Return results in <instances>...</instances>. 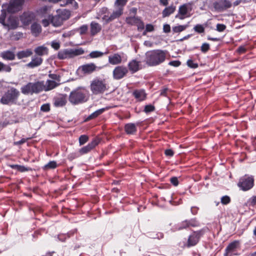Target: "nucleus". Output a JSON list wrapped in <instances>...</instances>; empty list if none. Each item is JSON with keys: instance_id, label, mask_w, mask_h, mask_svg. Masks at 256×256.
<instances>
[{"instance_id": "f257e3e1", "label": "nucleus", "mask_w": 256, "mask_h": 256, "mask_svg": "<svg viewBox=\"0 0 256 256\" xmlns=\"http://www.w3.org/2000/svg\"><path fill=\"white\" fill-rule=\"evenodd\" d=\"M166 51L155 50L146 53L144 62L150 66H155L163 63L166 56Z\"/></svg>"}, {"instance_id": "f03ea898", "label": "nucleus", "mask_w": 256, "mask_h": 256, "mask_svg": "<svg viewBox=\"0 0 256 256\" xmlns=\"http://www.w3.org/2000/svg\"><path fill=\"white\" fill-rule=\"evenodd\" d=\"M89 92L84 86H78L70 92L68 100L74 105H78L86 102L89 98Z\"/></svg>"}, {"instance_id": "7ed1b4c3", "label": "nucleus", "mask_w": 256, "mask_h": 256, "mask_svg": "<svg viewBox=\"0 0 256 256\" xmlns=\"http://www.w3.org/2000/svg\"><path fill=\"white\" fill-rule=\"evenodd\" d=\"M108 86L106 80L100 77H96L90 82V89L95 95L104 94L108 90Z\"/></svg>"}, {"instance_id": "20e7f679", "label": "nucleus", "mask_w": 256, "mask_h": 256, "mask_svg": "<svg viewBox=\"0 0 256 256\" xmlns=\"http://www.w3.org/2000/svg\"><path fill=\"white\" fill-rule=\"evenodd\" d=\"M20 96V92L18 90L12 87L2 96L0 102L3 104H14L16 102Z\"/></svg>"}, {"instance_id": "39448f33", "label": "nucleus", "mask_w": 256, "mask_h": 256, "mask_svg": "<svg viewBox=\"0 0 256 256\" xmlns=\"http://www.w3.org/2000/svg\"><path fill=\"white\" fill-rule=\"evenodd\" d=\"M43 84L39 82H29L20 88L21 92L24 95H32L42 92Z\"/></svg>"}, {"instance_id": "423d86ee", "label": "nucleus", "mask_w": 256, "mask_h": 256, "mask_svg": "<svg viewBox=\"0 0 256 256\" xmlns=\"http://www.w3.org/2000/svg\"><path fill=\"white\" fill-rule=\"evenodd\" d=\"M84 53V50L82 48H66L58 52V58L59 60H64L79 56Z\"/></svg>"}, {"instance_id": "0eeeda50", "label": "nucleus", "mask_w": 256, "mask_h": 256, "mask_svg": "<svg viewBox=\"0 0 256 256\" xmlns=\"http://www.w3.org/2000/svg\"><path fill=\"white\" fill-rule=\"evenodd\" d=\"M254 186V176L245 174L241 177L238 183V186L242 191H247L253 188Z\"/></svg>"}, {"instance_id": "6e6552de", "label": "nucleus", "mask_w": 256, "mask_h": 256, "mask_svg": "<svg viewBox=\"0 0 256 256\" xmlns=\"http://www.w3.org/2000/svg\"><path fill=\"white\" fill-rule=\"evenodd\" d=\"M212 6L216 12H221L231 8L232 4L230 0H216L212 3Z\"/></svg>"}, {"instance_id": "1a4fd4ad", "label": "nucleus", "mask_w": 256, "mask_h": 256, "mask_svg": "<svg viewBox=\"0 0 256 256\" xmlns=\"http://www.w3.org/2000/svg\"><path fill=\"white\" fill-rule=\"evenodd\" d=\"M204 229L194 232L188 236L186 246L190 248L196 246L199 242L200 238L204 234Z\"/></svg>"}, {"instance_id": "9d476101", "label": "nucleus", "mask_w": 256, "mask_h": 256, "mask_svg": "<svg viewBox=\"0 0 256 256\" xmlns=\"http://www.w3.org/2000/svg\"><path fill=\"white\" fill-rule=\"evenodd\" d=\"M128 72V68L124 66H116L112 72V76L114 80H120L125 77Z\"/></svg>"}, {"instance_id": "9b49d317", "label": "nucleus", "mask_w": 256, "mask_h": 256, "mask_svg": "<svg viewBox=\"0 0 256 256\" xmlns=\"http://www.w3.org/2000/svg\"><path fill=\"white\" fill-rule=\"evenodd\" d=\"M191 8L190 6L186 4H183L180 6L178 12L176 15L175 18L182 20L190 16V12Z\"/></svg>"}, {"instance_id": "f8f14e48", "label": "nucleus", "mask_w": 256, "mask_h": 256, "mask_svg": "<svg viewBox=\"0 0 256 256\" xmlns=\"http://www.w3.org/2000/svg\"><path fill=\"white\" fill-rule=\"evenodd\" d=\"M239 242L234 240L230 243L226 248L224 256H234L238 255V248L240 247Z\"/></svg>"}, {"instance_id": "ddd939ff", "label": "nucleus", "mask_w": 256, "mask_h": 256, "mask_svg": "<svg viewBox=\"0 0 256 256\" xmlns=\"http://www.w3.org/2000/svg\"><path fill=\"white\" fill-rule=\"evenodd\" d=\"M101 68L102 67L97 66L94 63H90L80 66L78 70H81L84 74H90Z\"/></svg>"}, {"instance_id": "4468645a", "label": "nucleus", "mask_w": 256, "mask_h": 256, "mask_svg": "<svg viewBox=\"0 0 256 256\" xmlns=\"http://www.w3.org/2000/svg\"><path fill=\"white\" fill-rule=\"evenodd\" d=\"M24 3V0H11L7 8L8 12L14 13L21 10Z\"/></svg>"}, {"instance_id": "2eb2a0df", "label": "nucleus", "mask_w": 256, "mask_h": 256, "mask_svg": "<svg viewBox=\"0 0 256 256\" xmlns=\"http://www.w3.org/2000/svg\"><path fill=\"white\" fill-rule=\"evenodd\" d=\"M35 18V14L32 12H24L20 17L21 22L24 25L30 24Z\"/></svg>"}, {"instance_id": "dca6fc26", "label": "nucleus", "mask_w": 256, "mask_h": 256, "mask_svg": "<svg viewBox=\"0 0 256 256\" xmlns=\"http://www.w3.org/2000/svg\"><path fill=\"white\" fill-rule=\"evenodd\" d=\"M123 9L121 8H116V10H114L112 13L110 14V16L104 15L102 18L103 20H105L106 23H108L110 22H112L115 20L116 18H119L120 16L123 14Z\"/></svg>"}, {"instance_id": "f3484780", "label": "nucleus", "mask_w": 256, "mask_h": 256, "mask_svg": "<svg viewBox=\"0 0 256 256\" xmlns=\"http://www.w3.org/2000/svg\"><path fill=\"white\" fill-rule=\"evenodd\" d=\"M99 143V140L96 139L93 140L88 145L84 146L79 150L81 155L86 154L94 149Z\"/></svg>"}, {"instance_id": "a211bd4d", "label": "nucleus", "mask_w": 256, "mask_h": 256, "mask_svg": "<svg viewBox=\"0 0 256 256\" xmlns=\"http://www.w3.org/2000/svg\"><path fill=\"white\" fill-rule=\"evenodd\" d=\"M125 54L123 52L115 53L113 55L108 56V62L112 65H116L120 64L122 59L124 58Z\"/></svg>"}, {"instance_id": "6ab92c4d", "label": "nucleus", "mask_w": 256, "mask_h": 256, "mask_svg": "<svg viewBox=\"0 0 256 256\" xmlns=\"http://www.w3.org/2000/svg\"><path fill=\"white\" fill-rule=\"evenodd\" d=\"M128 68L132 74H134L141 69L140 62L132 60L128 64Z\"/></svg>"}, {"instance_id": "aec40b11", "label": "nucleus", "mask_w": 256, "mask_h": 256, "mask_svg": "<svg viewBox=\"0 0 256 256\" xmlns=\"http://www.w3.org/2000/svg\"><path fill=\"white\" fill-rule=\"evenodd\" d=\"M40 82L43 84L42 92L48 91L54 89L58 86V84L52 80H48L45 82L44 80L39 81Z\"/></svg>"}, {"instance_id": "412c9836", "label": "nucleus", "mask_w": 256, "mask_h": 256, "mask_svg": "<svg viewBox=\"0 0 256 256\" xmlns=\"http://www.w3.org/2000/svg\"><path fill=\"white\" fill-rule=\"evenodd\" d=\"M66 94H60L54 99V104L56 107H62L66 104L67 102Z\"/></svg>"}, {"instance_id": "4be33fe9", "label": "nucleus", "mask_w": 256, "mask_h": 256, "mask_svg": "<svg viewBox=\"0 0 256 256\" xmlns=\"http://www.w3.org/2000/svg\"><path fill=\"white\" fill-rule=\"evenodd\" d=\"M42 62L43 60L41 57L34 56L32 57V60L26 66L28 68H33L41 65Z\"/></svg>"}, {"instance_id": "5701e85b", "label": "nucleus", "mask_w": 256, "mask_h": 256, "mask_svg": "<svg viewBox=\"0 0 256 256\" xmlns=\"http://www.w3.org/2000/svg\"><path fill=\"white\" fill-rule=\"evenodd\" d=\"M132 95L134 98L139 102L144 100L146 98V94L145 90L143 89L134 90L132 92Z\"/></svg>"}, {"instance_id": "b1692460", "label": "nucleus", "mask_w": 256, "mask_h": 256, "mask_svg": "<svg viewBox=\"0 0 256 256\" xmlns=\"http://www.w3.org/2000/svg\"><path fill=\"white\" fill-rule=\"evenodd\" d=\"M124 128L127 134H134L137 132V125L134 123H128L125 124Z\"/></svg>"}, {"instance_id": "393cba45", "label": "nucleus", "mask_w": 256, "mask_h": 256, "mask_svg": "<svg viewBox=\"0 0 256 256\" xmlns=\"http://www.w3.org/2000/svg\"><path fill=\"white\" fill-rule=\"evenodd\" d=\"M90 34L94 36L100 32L102 30L100 24L96 22H92L90 24Z\"/></svg>"}, {"instance_id": "a878e982", "label": "nucleus", "mask_w": 256, "mask_h": 256, "mask_svg": "<svg viewBox=\"0 0 256 256\" xmlns=\"http://www.w3.org/2000/svg\"><path fill=\"white\" fill-rule=\"evenodd\" d=\"M0 56L4 60H12L15 59L16 56L13 52L7 50L2 52Z\"/></svg>"}, {"instance_id": "bb28decb", "label": "nucleus", "mask_w": 256, "mask_h": 256, "mask_svg": "<svg viewBox=\"0 0 256 256\" xmlns=\"http://www.w3.org/2000/svg\"><path fill=\"white\" fill-rule=\"evenodd\" d=\"M32 54V52L30 48H28L25 50L19 51L16 54V56L18 59L20 60L23 58H26L30 57Z\"/></svg>"}, {"instance_id": "cd10ccee", "label": "nucleus", "mask_w": 256, "mask_h": 256, "mask_svg": "<svg viewBox=\"0 0 256 256\" xmlns=\"http://www.w3.org/2000/svg\"><path fill=\"white\" fill-rule=\"evenodd\" d=\"M34 52L36 55L42 56L44 55H48V50L44 46H41L36 48Z\"/></svg>"}, {"instance_id": "c85d7f7f", "label": "nucleus", "mask_w": 256, "mask_h": 256, "mask_svg": "<svg viewBox=\"0 0 256 256\" xmlns=\"http://www.w3.org/2000/svg\"><path fill=\"white\" fill-rule=\"evenodd\" d=\"M30 30L33 35L37 36L41 32V26L36 22H34L31 26Z\"/></svg>"}, {"instance_id": "c756f323", "label": "nucleus", "mask_w": 256, "mask_h": 256, "mask_svg": "<svg viewBox=\"0 0 256 256\" xmlns=\"http://www.w3.org/2000/svg\"><path fill=\"white\" fill-rule=\"evenodd\" d=\"M64 20L58 16V14H56L54 16H53L51 18V22L52 25L56 27H58L60 26Z\"/></svg>"}, {"instance_id": "7c9ffc66", "label": "nucleus", "mask_w": 256, "mask_h": 256, "mask_svg": "<svg viewBox=\"0 0 256 256\" xmlns=\"http://www.w3.org/2000/svg\"><path fill=\"white\" fill-rule=\"evenodd\" d=\"M108 52H102L100 51L95 50L90 52L86 56L87 58H96L102 57L104 54H108Z\"/></svg>"}, {"instance_id": "2f4dec72", "label": "nucleus", "mask_w": 256, "mask_h": 256, "mask_svg": "<svg viewBox=\"0 0 256 256\" xmlns=\"http://www.w3.org/2000/svg\"><path fill=\"white\" fill-rule=\"evenodd\" d=\"M106 110L105 108H102L98 109L95 111L94 112L91 114L90 116H88L86 119L85 120L86 122L94 118L98 117V116L102 114Z\"/></svg>"}, {"instance_id": "473e14b6", "label": "nucleus", "mask_w": 256, "mask_h": 256, "mask_svg": "<svg viewBox=\"0 0 256 256\" xmlns=\"http://www.w3.org/2000/svg\"><path fill=\"white\" fill-rule=\"evenodd\" d=\"M176 10V6H170L166 8L162 12V16L164 18L168 17L174 12Z\"/></svg>"}, {"instance_id": "72a5a7b5", "label": "nucleus", "mask_w": 256, "mask_h": 256, "mask_svg": "<svg viewBox=\"0 0 256 256\" xmlns=\"http://www.w3.org/2000/svg\"><path fill=\"white\" fill-rule=\"evenodd\" d=\"M140 19V18L138 16H128L126 18V22L129 25L136 26Z\"/></svg>"}, {"instance_id": "f704fd0d", "label": "nucleus", "mask_w": 256, "mask_h": 256, "mask_svg": "<svg viewBox=\"0 0 256 256\" xmlns=\"http://www.w3.org/2000/svg\"><path fill=\"white\" fill-rule=\"evenodd\" d=\"M58 14L62 19L65 21L68 20L70 16V12L66 10H62L58 11Z\"/></svg>"}, {"instance_id": "c9c22d12", "label": "nucleus", "mask_w": 256, "mask_h": 256, "mask_svg": "<svg viewBox=\"0 0 256 256\" xmlns=\"http://www.w3.org/2000/svg\"><path fill=\"white\" fill-rule=\"evenodd\" d=\"M58 166L57 163L56 161H50L47 164L44 165L42 168L44 170H48L56 168Z\"/></svg>"}, {"instance_id": "e433bc0d", "label": "nucleus", "mask_w": 256, "mask_h": 256, "mask_svg": "<svg viewBox=\"0 0 256 256\" xmlns=\"http://www.w3.org/2000/svg\"><path fill=\"white\" fill-rule=\"evenodd\" d=\"M128 0H116L114 2V6L116 8H121L124 10V6L126 5Z\"/></svg>"}, {"instance_id": "4c0bfd02", "label": "nucleus", "mask_w": 256, "mask_h": 256, "mask_svg": "<svg viewBox=\"0 0 256 256\" xmlns=\"http://www.w3.org/2000/svg\"><path fill=\"white\" fill-rule=\"evenodd\" d=\"M187 25H179L173 26L172 28V32L174 33H178L185 30L187 28Z\"/></svg>"}, {"instance_id": "58836bf2", "label": "nucleus", "mask_w": 256, "mask_h": 256, "mask_svg": "<svg viewBox=\"0 0 256 256\" xmlns=\"http://www.w3.org/2000/svg\"><path fill=\"white\" fill-rule=\"evenodd\" d=\"M74 0H49L50 2L53 3L60 2L61 4H60L62 6H66L69 4H72Z\"/></svg>"}, {"instance_id": "ea45409f", "label": "nucleus", "mask_w": 256, "mask_h": 256, "mask_svg": "<svg viewBox=\"0 0 256 256\" xmlns=\"http://www.w3.org/2000/svg\"><path fill=\"white\" fill-rule=\"evenodd\" d=\"M48 8H49L48 6H44L42 7H40V8H38L37 10V13L39 15H41L42 16H44L47 14Z\"/></svg>"}, {"instance_id": "a19ab883", "label": "nucleus", "mask_w": 256, "mask_h": 256, "mask_svg": "<svg viewBox=\"0 0 256 256\" xmlns=\"http://www.w3.org/2000/svg\"><path fill=\"white\" fill-rule=\"evenodd\" d=\"M81 156L82 155L78 150V152H76L70 154L68 156V158L69 160L72 161L74 159L76 158Z\"/></svg>"}, {"instance_id": "79ce46f5", "label": "nucleus", "mask_w": 256, "mask_h": 256, "mask_svg": "<svg viewBox=\"0 0 256 256\" xmlns=\"http://www.w3.org/2000/svg\"><path fill=\"white\" fill-rule=\"evenodd\" d=\"M194 30L196 32L201 34L204 32V27L202 24H198L194 26Z\"/></svg>"}, {"instance_id": "37998d69", "label": "nucleus", "mask_w": 256, "mask_h": 256, "mask_svg": "<svg viewBox=\"0 0 256 256\" xmlns=\"http://www.w3.org/2000/svg\"><path fill=\"white\" fill-rule=\"evenodd\" d=\"M8 26L9 29L14 30L18 26V22L16 20H11L10 21Z\"/></svg>"}, {"instance_id": "c03bdc74", "label": "nucleus", "mask_w": 256, "mask_h": 256, "mask_svg": "<svg viewBox=\"0 0 256 256\" xmlns=\"http://www.w3.org/2000/svg\"><path fill=\"white\" fill-rule=\"evenodd\" d=\"M210 50V45L209 44L204 42L202 44L200 47V50L204 54L206 53Z\"/></svg>"}, {"instance_id": "a18cd8bd", "label": "nucleus", "mask_w": 256, "mask_h": 256, "mask_svg": "<svg viewBox=\"0 0 256 256\" xmlns=\"http://www.w3.org/2000/svg\"><path fill=\"white\" fill-rule=\"evenodd\" d=\"M70 237V234L69 233L67 234H60L57 236V238L58 240L62 242H64L66 240V238Z\"/></svg>"}, {"instance_id": "49530a36", "label": "nucleus", "mask_w": 256, "mask_h": 256, "mask_svg": "<svg viewBox=\"0 0 256 256\" xmlns=\"http://www.w3.org/2000/svg\"><path fill=\"white\" fill-rule=\"evenodd\" d=\"M189 227L188 220H185L180 224L177 226V230H181L184 228H186Z\"/></svg>"}, {"instance_id": "de8ad7c7", "label": "nucleus", "mask_w": 256, "mask_h": 256, "mask_svg": "<svg viewBox=\"0 0 256 256\" xmlns=\"http://www.w3.org/2000/svg\"><path fill=\"white\" fill-rule=\"evenodd\" d=\"M88 140V137L86 135H82L79 138L80 145H83L86 143Z\"/></svg>"}, {"instance_id": "09e8293b", "label": "nucleus", "mask_w": 256, "mask_h": 256, "mask_svg": "<svg viewBox=\"0 0 256 256\" xmlns=\"http://www.w3.org/2000/svg\"><path fill=\"white\" fill-rule=\"evenodd\" d=\"M220 202L222 204H228L230 202V198L228 196H223L221 198Z\"/></svg>"}, {"instance_id": "8fccbe9b", "label": "nucleus", "mask_w": 256, "mask_h": 256, "mask_svg": "<svg viewBox=\"0 0 256 256\" xmlns=\"http://www.w3.org/2000/svg\"><path fill=\"white\" fill-rule=\"evenodd\" d=\"M187 66L192 68H198V64L195 63L192 60H188L186 62Z\"/></svg>"}, {"instance_id": "3c124183", "label": "nucleus", "mask_w": 256, "mask_h": 256, "mask_svg": "<svg viewBox=\"0 0 256 256\" xmlns=\"http://www.w3.org/2000/svg\"><path fill=\"white\" fill-rule=\"evenodd\" d=\"M155 110L154 106L152 104L146 105L144 107V111L146 113L148 114L150 112L154 111Z\"/></svg>"}, {"instance_id": "603ef678", "label": "nucleus", "mask_w": 256, "mask_h": 256, "mask_svg": "<svg viewBox=\"0 0 256 256\" xmlns=\"http://www.w3.org/2000/svg\"><path fill=\"white\" fill-rule=\"evenodd\" d=\"M6 16V12L4 10H2V12L0 15V24H1L2 25L4 26H7V24L5 22Z\"/></svg>"}, {"instance_id": "864d4df0", "label": "nucleus", "mask_w": 256, "mask_h": 256, "mask_svg": "<svg viewBox=\"0 0 256 256\" xmlns=\"http://www.w3.org/2000/svg\"><path fill=\"white\" fill-rule=\"evenodd\" d=\"M136 26H137L138 30L139 32L142 31L144 28V22L141 20V19L140 20Z\"/></svg>"}, {"instance_id": "5fc2aeb1", "label": "nucleus", "mask_w": 256, "mask_h": 256, "mask_svg": "<svg viewBox=\"0 0 256 256\" xmlns=\"http://www.w3.org/2000/svg\"><path fill=\"white\" fill-rule=\"evenodd\" d=\"M40 110L44 112H48L50 110V106L48 104H42L40 107Z\"/></svg>"}, {"instance_id": "6e6d98bb", "label": "nucleus", "mask_w": 256, "mask_h": 256, "mask_svg": "<svg viewBox=\"0 0 256 256\" xmlns=\"http://www.w3.org/2000/svg\"><path fill=\"white\" fill-rule=\"evenodd\" d=\"M226 28V26L224 24H218L216 26V30L219 32H222Z\"/></svg>"}, {"instance_id": "4d7b16f0", "label": "nucleus", "mask_w": 256, "mask_h": 256, "mask_svg": "<svg viewBox=\"0 0 256 256\" xmlns=\"http://www.w3.org/2000/svg\"><path fill=\"white\" fill-rule=\"evenodd\" d=\"M188 223L189 226H192L193 227L197 226L198 225V223L195 218L188 220Z\"/></svg>"}, {"instance_id": "13d9d810", "label": "nucleus", "mask_w": 256, "mask_h": 256, "mask_svg": "<svg viewBox=\"0 0 256 256\" xmlns=\"http://www.w3.org/2000/svg\"><path fill=\"white\" fill-rule=\"evenodd\" d=\"M32 170V168L30 167H26L24 166H21L20 165L18 171L22 172H28V171H31Z\"/></svg>"}, {"instance_id": "bf43d9fd", "label": "nucleus", "mask_w": 256, "mask_h": 256, "mask_svg": "<svg viewBox=\"0 0 256 256\" xmlns=\"http://www.w3.org/2000/svg\"><path fill=\"white\" fill-rule=\"evenodd\" d=\"M88 26L86 25H82L80 28V34L82 35L85 34L88 30Z\"/></svg>"}, {"instance_id": "052dcab7", "label": "nucleus", "mask_w": 256, "mask_h": 256, "mask_svg": "<svg viewBox=\"0 0 256 256\" xmlns=\"http://www.w3.org/2000/svg\"><path fill=\"white\" fill-rule=\"evenodd\" d=\"M181 64V62L179 60H172L168 62V65L173 66L174 67H178Z\"/></svg>"}, {"instance_id": "680f3d73", "label": "nucleus", "mask_w": 256, "mask_h": 256, "mask_svg": "<svg viewBox=\"0 0 256 256\" xmlns=\"http://www.w3.org/2000/svg\"><path fill=\"white\" fill-rule=\"evenodd\" d=\"M48 76L52 80H57L58 82L60 81V76H58L56 74H49Z\"/></svg>"}, {"instance_id": "e2e57ef3", "label": "nucleus", "mask_w": 256, "mask_h": 256, "mask_svg": "<svg viewBox=\"0 0 256 256\" xmlns=\"http://www.w3.org/2000/svg\"><path fill=\"white\" fill-rule=\"evenodd\" d=\"M145 30H146V32H152L154 30V26L152 24H146Z\"/></svg>"}, {"instance_id": "0e129e2a", "label": "nucleus", "mask_w": 256, "mask_h": 256, "mask_svg": "<svg viewBox=\"0 0 256 256\" xmlns=\"http://www.w3.org/2000/svg\"><path fill=\"white\" fill-rule=\"evenodd\" d=\"M170 182L174 186H177L178 184V179L175 176L171 178Z\"/></svg>"}, {"instance_id": "69168bd1", "label": "nucleus", "mask_w": 256, "mask_h": 256, "mask_svg": "<svg viewBox=\"0 0 256 256\" xmlns=\"http://www.w3.org/2000/svg\"><path fill=\"white\" fill-rule=\"evenodd\" d=\"M164 154L168 156H172L174 154V152L172 149H166L164 151Z\"/></svg>"}, {"instance_id": "338daca9", "label": "nucleus", "mask_w": 256, "mask_h": 256, "mask_svg": "<svg viewBox=\"0 0 256 256\" xmlns=\"http://www.w3.org/2000/svg\"><path fill=\"white\" fill-rule=\"evenodd\" d=\"M52 47L54 49L58 50L60 47V44L58 42L52 41L51 44Z\"/></svg>"}, {"instance_id": "774afa93", "label": "nucleus", "mask_w": 256, "mask_h": 256, "mask_svg": "<svg viewBox=\"0 0 256 256\" xmlns=\"http://www.w3.org/2000/svg\"><path fill=\"white\" fill-rule=\"evenodd\" d=\"M163 31L165 33L170 32V26L168 24H164L163 26Z\"/></svg>"}]
</instances>
